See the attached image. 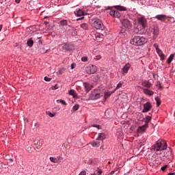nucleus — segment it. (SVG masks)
Returning <instances> with one entry per match:
<instances>
[{
    "instance_id": "obj_55",
    "label": "nucleus",
    "mask_w": 175,
    "mask_h": 175,
    "mask_svg": "<svg viewBox=\"0 0 175 175\" xmlns=\"http://www.w3.org/2000/svg\"><path fill=\"white\" fill-rule=\"evenodd\" d=\"M0 31H2V25H0Z\"/></svg>"
},
{
    "instance_id": "obj_33",
    "label": "nucleus",
    "mask_w": 175,
    "mask_h": 175,
    "mask_svg": "<svg viewBox=\"0 0 175 175\" xmlns=\"http://www.w3.org/2000/svg\"><path fill=\"white\" fill-rule=\"evenodd\" d=\"M79 108H80V105L76 104L75 106H73L72 110L73 111H77V110H79Z\"/></svg>"
},
{
    "instance_id": "obj_48",
    "label": "nucleus",
    "mask_w": 175,
    "mask_h": 175,
    "mask_svg": "<svg viewBox=\"0 0 175 175\" xmlns=\"http://www.w3.org/2000/svg\"><path fill=\"white\" fill-rule=\"evenodd\" d=\"M38 43L40 46H42V44H43V42H42V40H38Z\"/></svg>"
},
{
    "instance_id": "obj_30",
    "label": "nucleus",
    "mask_w": 175,
    "mask_h": 175,
    "mask_svg": "<svg viewBox=\"0 0 175 175\" xmlns=\"http://www.w3.org/2000/svg\"><path fill=\"white\" fill-rule=\"evenodd\" d=\"M27 46H28V47H32L33 46V40H32V38H29L27 40Z\"/></svg>"
},
{
    "instance_id": "obj_60",
    "label": "nucleus",
    "mask_w": 175,
    "mask_h": 175,
    "mask_svg": "<svg viewBox=\"0 0 175 175\" xmlns=\"http://www.w3.org/2000/svg\"><path fill=\"white\" fill-rule=\"evenodd\" d=\"M37 124H38V123H37V124H35V126H36Z\"/></svg>"
},
{
    "instance_id": "obj_41",
    "label": "nucleus",
    "mask_w": 175,
    "mask_h": 175,
    "mask_svg": "<svg viewBox=\"0 0 175 175\" xmlns=\"http://www.w3.org/2000/svg\"><path fill=\"white\" fill-rule=\"evenodd\" d=\"M101 58L102 57L100 55H96L94 57V59H95V61H99Z\"/></svg>"
},
{
    "instance_id": "obj_20",
    "label": "nucleus",
    "mask_w": 175,
    "mask_h": 175,
    "mask_svg": "<svg viewBox=\"0 0 175 175\" xmlns=\"http://www.w3.org/2000/svg\"><path fill=\"white\" fill-rule=\"evenodd\" d=\"M113 8L118 10V12H126L127 10L126 7H124L122 5H114Z\"/></svg>"
},
{
    "instance_id": "obj_50",
    "label": "nucleus",
    "mask_w": 175,
    "mask_h": 175,
    "mask_svg": "<svg viewBox=\"0 0 175 175\" xmlns=\"http://www.w3.org/2000/svg\"><path fill=\"white\" fill-rule=\"evenodd\" d=\"M21 1V0H15L16 3H20Z\"/></svg>"
},
{
    "instance_id": "obj_19",
    "label": "nucleus",
    "mask_w": 175,
    "mask_h": 175,
    "mask_svg": "<svg viewBox=\"0 0 175 175\" xmlns=\"http://www.w3.org/2000/svg\"><path fill=\"white\" fill-rule=\"evenodd\" d=\"M142 85H143V87H146L147 89L151 88L152 87V83L147 80L144 81L142 83Z\"/></svg>"
},
{
    "instance_id": "obj_51",
    "label": "nucleus",
    "mask_w": 175,
    "mask_h": 175,
    "mask_svg": "<svg viewBox=\"0 0 175 175\" xmlns=\"http://www.w3.org/2000/svg\"><path fill=\"white\" fill-rule=\"evenodd\" d=\"M167 175H175V172H170Z\"/></svg>"
},
{
    "instance_id": "obj_25",
    "label": "nucleus",
    "mask_w": 175,
    "mask_h": 175,
    "mask_svg": "<svg viewBox=\"0 0 175 175\" xmlns=\"http://www.w3.org/2000/svg\"><path fill=\"white\" fill-rule=\"evenodd\" d=\"M153 35L154 38H157L158 35H159V28H158V26H155L153 27Z\"/></svg>"
},
{
    "instance_id": "obj_8",
    "label": "nucleus",
    "mask_w": 175,
    "mask_h": 175,
    "mask_svg": "<svg viewBox=\"0 0 175 175\" xmlns=\"http://www.w3.org/2000/svg\"><path fill=\"white\" fill-rule=\"evenodd\" d=\"M96 70H97L96 66L94 65L86 67L85 68V71L87 72L88 75H94V73H95Z\"/></svg>"
},
{
    "instance_id": "obj_44",
    "label": "nucleus",
    "mask_w": 175,
    "mask_h": 175,
    "mask_svg": "<svg viewBox=\"0 0 175 175\" xmlns=\"http://www.w3.org/2000/svg\"><path fill=\"white\" fill-rule=\"evenodd\" d=\"M75 68H76V64L75 63H72L70 66V68L71 69H75Z\"/></svg>"
},
{
    "instance_id": "obj_10",
    "label": "nucleus",
    "mask_w": 175,
    "mask_h": 175,
    "mask_svg": "<svg viewBox=\"0 0 175 175\" xmlns=\"http://www.w3.org/2000/svg\"><path fill=\"white\" fill-rule=\"evenodd\" d=\"M109 14L111 17H113V18H120V17H121V13L117 10H111L109 11Z\"/></svg>"
},
{
    "instance_id": "obj_39",
    "label": "nucleus",
    "mask_w": 175,
    "mask_h": 175,
    "mask_svg": "<svg viewBox=\"0 0 175 175\" xmlns=\"http://www.w3.org/2000/svg\"><path fill=\"white\" fill-rule=\"evenodd\" d=\"M167 167H169V165H165L164 166L161 167V170L162 172H165Z\"/></svg>"
},
{
    "instance_id": "obj_59",
    "label": "nucleus",
    "mask_w": 175,
    "mask_h": 175,
    "mask_svg": "<svg viewBox=\"0 0 175 175\" xmlns=\"http://www.w3.org/2000/svg\"><path fill=\"white\" fill-rule=\"evenodd\" d=\"M37 124H38V123H37V124H35V126H36Z\"/></svg>"
},
{
    "instance_id": "obj_52",
    "label": "nucleus",
    "mask_w": 175,
    "mask_h": 175,
    "mask_svg": "<svg viewBox=\"0 0 175 175\" xmlns=\"http://www.w3.org/2000/svg\"><path fill=\"white\" fill-rule=\"evenodd\" d=\"M83 19H84V16H83V17H81L80 18H78L77 21H79V20H83Z\"/></svg>"
},
{
    "instance_id": "obj_34",
    "label": "nucleus",
    "mask_w": 175,
    "mask_h": 175,
    "mask_svg": "<svg viewBox=\"0 0 175 175\" xmlns=\"http://www.w3.org/2000/svg\"><path fill=\"white\" fill-rule=\"evenodd\" d=\"M121 87H122V82H119L116 86V88L114 89V92H116V91H117V90H118L119 88H121Z\"/></svg>"
},
{
    "instance_id": "obj_1",
    "label": "nucleus",
    "mask_w": 175,
    "mask_h": 175,
    "mask_svg": "<svg viewBox=\"0 0 175 175\" xmlns=\"http://www.w3.org/2000/svg\"><path fill=\"white\" fill-rule=\"evenodd\" d=\"M148 42V39L144 36H135L130 40V44L133 46H144Z\"/></svg>"
},
{
    "instance_id": "obj_37",
    "label": "nucleus",
    "mask_w": 175,
    "mask_h": 175,
    "mask_svg": "<svg viewBox=\"0 0 175 175\" xmlns=\"http://www.w3.org/2000/svg\"><path fill=\"white\" fill-rule=\"evenodd\" d=\"M81 61H82V62H87V61H88V57H87V56L82 57Z\"/></svg>"
},
{
    "instance_id": "obj_12",
    "label": "nucleus",
    "mask_w": 175,
    "mask_h": 175,
    "mask_svg": "<svg viewBox=\"0 0 175 175\" xmlns=\"http://www.w3.org/2000/svg\"><path fill=\"white\" fill-rule=\"evenodd\" d=\"M75 16H77V17H83V16H87V12H85V10H83L81 9H77L75 12H74Z\"/></svg>"
},
{
    "instance_id": "obj_35",
    "label": "nucleus",
    "mask_w": 175,
    "mask_h": 175,
    "mask_svg": "<svg viewBox=\"0 0 175 175\" xmlns=\"http://www.w3.org/2000/svg\"><path fill=\"white\" fill-rule=\"evenodd\" d=\"M46 115L49 116L51 118L55 117V113H53L50 111H46Z\"/></svg>"
},
{
    "instance_id": "obj_53",
    "label": "nucleus",
    "mask_w": 175,
    "mask_h": 175,
    "mask_svg": "<svg viewBox=\"0 0 175 175\" xmlns=\"http://www.w3.org/2000/svg\"><path fill=\"white\" fill-rule=\"evenodd\" d=\"M10 162H13V159H9L8 160Z\"/></svg>"
},
{
    "instance_id": "obj_11",
    "label": "nucleus",
    "mask_w": 175,
    "mask_h": 175,
    "mask_svg": "<svg viewBox=\"0 0 175 175\" xmlns=\"http://www.w3.org/2000/svg\"><path fill=\"white\" fill-rule=\"evenodd\" d=\"M92 36L96 42H98V43H100V42H103V37L100 36V34L98 33H93L92 34Z\"/></svg>"
},
{
    "instance_id": "obj_5",
    "label": "nucleus",
    "mask_w": 175,
    "mask_h": 175,
    "mask_svg": "<svg viewBox=\"0 0 175 175\" xmlns=\"http://www.w3.org/2000/svg\"><path fill=\"white\" fill-rule=\"evenodd\" d=\"M99 98H100V90L99 89H94L89 95L90 100H96Z\"/></svg>"
},
{
    "instance_id": "obj_29",
    "label": "nucleus",
    "mask_w": 175,
    "mask_h": 175,
    "mask_svg": "<svg viewBox=\"0 0 175 175\" xmlns=\"http://www.w3.org/2000/svg\"><path fill=\"white\" fill-rule=\"evenodd\" d=\"M80 28L84 29V31H88V23H83L80 25Z\"/></svg>"
},
{
    "instance_id": "obj_4",
    "label": "nucleus",
    "mask_w": 175,
    "mask_h": 175,
    "mask_svg": "<svg viewBox=\"0 0 175 175\" xmlns=\"http://www.w3.org/2000/svg\"><path fill=\"white\" fill-rule=\"evenodd\" d=\"M59 27L65 28L66 31H70L72 28V25L70 24V21H68L66 19H62L59 22Z\"/></svg>"
},
{
    "instance_id": "obj_22",
    "label": "nucleus",
    "mask_w": 175,
    "mask_h": 175,
    "mask_svg": "<svg viewBox=\"0 0 175 175\" xmlns=\"http://www.w3.org/2000/svg\"><path fill=\"white\" fill-rule=\"evenodd\" d=\"M64 49L66 50V51H72V50L75 49V46L71 44H65Z\"/></svg>"
},
{
    "instance_id": "obj_28",
    "label": "nucleus",
    "mask_w": 175,
    "mask_h": 175,
    "mask_svg": "<svg viewBox=\"0 0 175 175\" xmlns=\"http://www.w3.org/2000/svg\"><path fill=\"white\" fill-rule=\"evenodd\" d=\"M114 90L112 92H107L104 93V100H107L108 98H109V96H111V94H114Z\"/></svg>"
},
{
    "instance_id": "obj_6",
    "label": "nucleus",
    "mask_w": 175,
    "mask_h": 175,
    "mask_svg": "<svg viewBox=\"0 0 175 175\" xmlns=\"http://www.w3.org/2000/svg\"><path fill=\"white\" fill-rule=\"evenodd\" d=\"M153 46H154L158 55L160 57L161 61H165V54L163 53L162 50H161V49H159V45H158V44H154Z\"/></svg>"
},
{
    "instance_id": "obj_18",
    "label": "nucleus",
    "mask_w": 175,
    "mask_h": 175,
    "mask_svg": "<svg viewBox=\"0 0 175 175\" xmlns=\"http://www.w3.org/2000/svg\"><path fill=\"white\" fill-rule=\"evenodd\" d=\"M129 69H131V64L128 63L122 68V75H124V73H128V70H129Z\"/></svg>"
},
{
    "instance_id": "obj_57",
    "label": "nucleus",
    "mask_w": 175,
    "mask_h": 175,
    "mask_svg": "<svg viewBox=\"0 0 175 175\" xmlns=\"http://www.w3.org/2000/svg\"><path fill=\"white\" fill-rule=\"evenodd\" d=\"M159 88H162V86H161V85H159Z\"/></svg>"
},
{
    "instance_id": "obj_9",
    "label": "nucleus",
    "mask_w": 175,
    "mask_h": 175,
    "mask_svg": "<svg viewBox=\"0 0 175 175\" xmlns=\"http://www.w3.org/2000/svg\"><path fill=\"white\" fill-rule=\"evenodd\" d=\"M164 157H165L167 159H169V161H172V159H173V154L172 153V148H167V151L164 152Z\"/></svg>"
},
{
    "instance_id": "obj_54",
    "label": "nucleus",
    "mask_w": 175,
    "mask_h": 175,
    "mask_svg": "<svg viewBox=\"0 0 175 175\" xmlns=\"http://www.w3.org/2000/svg\"><path fill=\"white\" fill-rule=\"evenodd\" d=\"M46 18H49V16H44V20H46Z\"/></svg>"
},
{
    "instance_id": "obj_47",
    "label": "nucleus",
    "mask_w": 175,
    "mask_h": 175,
    "mask_svg": "<svg viewBox=\"0 0 175 175\" xmlns=\"http://www.w3.org/2000/svg\"><path fill=\"white\" fill-rule=\"evenodd\" d=\"M102 173H103V171H102V170H98V171L97 172L98 175H102Z\"/></svg>"
},
{
    "instance_id": "obj_24",
    "label": "nucleus",
    "mask_w": 175,
    "mask_h": 175,
    "mask_svg": "<svg viewBox=\"0 0 175 175\" xmlns=\"http://www.w3.org/2000/svg\"><path fill=\"white\" fill-rule=\"evenodd\" d=\"M106 139V134H105V133H98V136L97 137V140H99L101 142H103V140H105Z\"/></svg>"
},
{
    "instance_id": "obj_23",
    "label": "nucleus",
    "mask_w": 175,
    "mask_h": 175,
    "mask_svg": "<svg viewBox=\"0 0 175 175\" xmlns=\"http://www.w3.org/2000/svg\"><path fill=\"white\" fill-rule=\"evenodd\" d=\"M143 92H144V94H145V95H148V96H152V95H154V92L147 88H144L143 90Z\"/></svg>"
},
{
    "instance_id": "obj_61",
    "label": "nucleus",
    "mask_w": 175,
    "mask_h": 175,
    "mask_svg": "<svg viewBox=\"0 0 175 175\" xmlns=\"http://www.w3.org/2000/svg\"><path fill=\"white\" fill-rule=\"evenodd\" d=\"M37 124H38V123H37V124H35V126H36Z\"/></svg>"
},
{
    "instance_id": "obj_26",
    "label": "nucleus",
    "mask_w": 175,
    "mask_h": 175,
    "mask_svg": "<svg viewBox=\"0 0 175 175\" xmlns=\"http://www.w3.org/2000/svg\"><path fill=\"white\" fill-rule=\"evenodd\" d=\"M68 94L69 95H71L72 98H75V99H79V95L76 94V92H75V90H69Z\"/></svg>"
},
{
    "instance_id": "obj_46",
    "label": "nucleus",
    "mask_w": 175,
    "mask_h": 175,
    "mask_svg": "<svg viewBox=\"0 0 175 175\" xmlns=\"http://www.w3.org/2000/svg\"><path fill=\"white\" fill-rule=\"evenodd\" d=\"M119 33H120V35H121L122 33H125V29H122L120 31Z\"/></svg>"
},
{
    "instance_id": "obj_62",
    "label": "nucleus",
    "mask_w": 175,
    "mask_h": 175,
    "mask_svg": "<svg viewBox=\"0 0 175 175\" xmlns=\"http://www.w3.org/2000/svg\"><path fill=\"white\" fill-rule=\"evenodd\" d=\"M149 114H150V115H151V113H149Z\"/></svg>"
},
{
    "instance_id": "obj_38",
    "label": "nucleus",
    "mask_w": 175,
    "mask_h": 175,
    "mask_svg": "<svg viewBox=\"0 0 175 175\" xmlns=\"http://www.w3.org/2000/svg\"><path fill=\"white\" fill-rule=\"evenodd\" d=\"M57 102H58L59 103H62V105H66V100L60 99V100H57Z\"/></svg>"
},
{
    "instance_id": "obj_36",
    "label": "nucleus",
    "mask_w": 175,
    "mask_h": 175,
    "mask_svg": "<svg viewBox=\"0 0 175 175\" xmlns=\"http://www.w3.org/2000/svg\"><path fill=\"white\" fill-rule=\"evenodd\" d=\"M49 159L51 162H53V163H57V162H58V160L54 157H50Z\"/></svg>"
},
{
    "instance_id": "obj_21",
    "label": "nucleus",
    "mask_w": 175,
    "mask_h": 175,
    "mask_svg": "<svg viewBox=\"0 0 175 175\" xmlns=\"http://www.w3.org/2000/svg\"><path fill=\"white\" fill-rule=\"evenodd\" d=\"M154 18H157L159 21H165L166 20V15L165 14H159L154 17Z\"/></svg>"
},
{
    "instance_id": "obj_58",
    "label": "nucleus",
    "mask_w": 175,
    "mask_h": 175,
    "mask_svg": "<svg viewBox=\"0 0 175 175\" xmlns=\"http://www.w3.org/2000/svg\"><path fill=\"white\" fill-rule=\"evenodd\" d=\"M37 39H40V38H37Z\"/></svg>"
},
{
    "instance_id": "obj_16",
    "label": "nucleus",
    "mask_w": 175,
    "mask_h": 175,
    "mask_svg": "<svg viewBox=\"0 0 175 175\" xmlns=\"http://www.w3.org/2000/svg\"><path fill=\"white\" fill-rule=\"evenodd\" d=\"M83 87L86 92H90V91H91V90H92L93 88L92 85L88 83V82L83 83Z\"/></svg>"
},
{
    "instance_id": "obj_49",
    "label": "nucleus",
    "mask_w": 175,
    "mask_h": 175,
    "mask_svg": "<svg viewBox=\"0 0 175 175\" xmlns=\"http://www.w3.org/2000/svg\"><path fill=\"white\" fill-rule=\"evenodd\" d=\"M114 173H116V170L111 171V172H110V174H111V175H113V174H114Z\"/></svg>"
},
{
    "instance_id": "obj_17",
    "label": "nucleus",
    "mask_w": 175,
    "mask_h": 175,
    "mask_svg": "<svg viewBox=\"0 0 175 175\" xmlns=\"http://www.w3.org/2000/svg\"><path fill=\"white\" fill-rule=\"evenodd\" d=\"M147 128H148V124H144L138 127L137 131L139 132V133H143L146 132Z\"/></svg>"
},
{
    "instance_id": "obj_13",
    "label": "nucleus",
    "mask_w": 175,
    "mask_h": 175,
    "mask_svg": "<svg viewBox=\"0 0 175 175\" xmlns=\"http://www.w3.org/2000/svg\"><path fill=\"white\" fill-rule=\"evenodd\" d=\"M152 108V105H151L150 102H147L145 104H144V109L142 110V113H148V111H150Z\"/></svg>"
},
{
    "instance_id": "obj_43",
    "label": "nucleus",
    "mask_w": 175,
    "mask_h": 175,
    "mask_svg": "<svg viewBox=\"0 0 175 175\" xmlns=\"http://www.w3.org/2000/svg\"><path fill=\"white\" fill-rule=\"evenodd\" d=\"M51 90H58V85H55L51 87Z\"/></svg>"
},
{
    "instance_id": "obj_27",
    "label": "nucleus",
    "mask_w": 175,
    "mask_h": 175,
    "mask_svg": "<svg viewBox=\"0 0 175 175\" xmlns=\"http://www.w3.org/2000/svg\"><path fill=\"white\" fill-rule=\"evenodd\" d=\"M91 146H92V147H96L98 148L99 147V146H100V142L98 139V138L96 139V141L92 142L91 143Z\"/></svg>"
},
{
    "instance_id": "obj_32",
    "label": "nucleus",
    "mask_w": 175,
    "mask_h": 175,
    "mask_svg": "<svg viewBox=\"0 0 175 175\" xmlns=\"http://www.w3.org/2000/svg\"><path fill=\"white\" fill-rule=\"evenodd\" d=\"M155 100H156V102H157V107H159V106H161V98H159V97H155Z\"/></svg>"
},
{
    "instance_id": "obj_56",
    "label": "nucleus",
    "mask_w": 175,
    "mask_h": 175,
    "mask_svg": "<svg viewBox=\"0 0 175 175\" xmlns=\"http://www.w3.org/2000/svg\"><path fill=\"white\" fill-rule=\"evenodd\" d=\"M153 77L154 79H155V74H153Z\"/></svg>"
},
{
    "instance_id": "obj_45",
    "label": "nucleus",
    "mask_w": 175,
    "mask_h": 175,
    "mask_svg": "<svg viewBox=\"0 0 175 175\" xmlns=\"http://www.w3.org/2000/svg\"><path fill=\"white\" fill-rule=\"evenodd\" d=\"M87 174V171H82L80 172L79 175H85Z\"/></svg>"
},
{
    "instance_id": "obj_42",
    "label": "nucleus",
    "mask_w": 175,
    "mask_h": 175,
    "mask_svg": "<svg viewBox=\"0 0 175 175\" xmlns=\"http://www.w3.org/2000/svg\"><path fill=\"white\" fill-rule=\"evenodd\" d=\"M44 80L45 81H51V78H50L49 77H44Z\"/></svg>"
},
{
    "instance_id": "obj_14",
    "label": "nucleus",
    "mask_w": 175,
    "mask_h": 175,
    "mask_svg": "<svg viewBox=\"0 0 175 175\" xmlns=\"http://www.w3.org/2000/svg\"><path fill=\"white\" fill-rule=\"evenodd\" d=\"M143 117V114L140 115V120L139 121H142L143 122H145V125H148V122L152 120V118L150 116H146L145 118H142Z\"/></svg>"
},
{
    "instance_id": "obj_40",
    "label": "nucleus",
    "mask_w": 175,
    "mask_h": 175,
    "mask_svg": "<svg viewBox=\"0 0 175 175\" xmlns=\"http://www.w3.org/2000/svg\"><path fill=\"white\" fill-rule=\"evenodd\" d=\"M92 128H97V129H100V125L99 124H92Z\"/></svg>"
},
{
    "instance_id": "obj_15",
    "label": "nucleus",
    "mask_w": 175,
    "mask_h": 175,
    "mask_svg": "<svg viewBox=\"0 0 175 175\" xmlns=\"http://www.w3.org/2000/svg\"><path fill=\"white\" fill-rule=\"evenodd\" d=\"M138 23L142 27V29H144L146 28V24H147V19L144 16H141L138 18Z\"/></svg>"
},
{
    "instance_id": "obj_31",
    "label": "nucleus",
    "mask_w": 175,
    "mask_h": 175,
    "mask_svg": "<svg viewBox=\"0 0 175 175\" xmlns=\"http://www.w3.org/2000/svg\"><path fill=\"white\" fill-rule=\"evenodd\" d=\"M174 59V54H171L168 59H167V64H172V62Z\"/></svg>"
},
{
    "instance_id": "obj_7",
    "label": "nucleus",
    "mask_w": 175,
    "mask_h": 175,
    "mask_svg": "<svg viewBox=\"0 0 175 175\" xmlns=\"http://www.w3.org/2000/svg\"><path fill=\"white\" fill-rule=\"evenodd\" d=\"M122 24L126 29H131V28H132V22H131L128 18L123 19L122 21Z\"/></svg>"
},
{
    "instance_id": "obj_2",
    "label": "nucleus",
    "mask_w": 175,
    "mask_h": 175,
    "mask_svg": "<svg viewBox=\"0 0 175 175\" xmlns=\"http://www.w3.org/2000/svg\"><path fill=\"white\" fill-rule=\"evenodd\" d=\"M167 149V144L163 139H159L153 146L152 150L154 151H165Z\"/></svg>"
},
{
    "instance_id": "obj_3",
    "label": "nucleus",
    "mask_w": 175,
    "mask_h": 175,
    "mask_svg": "<svg viewBox=\"0 0 175 175\" xmlns=\"http://www.w3.org/2000/svg\"><path fill=\"white\" fill-rule=\"evenodd\" d=\"M92 27L96 29L105 31V25H103V23H102V21L98 18L92 19Z\"/></svg>"
}]
</instances>
